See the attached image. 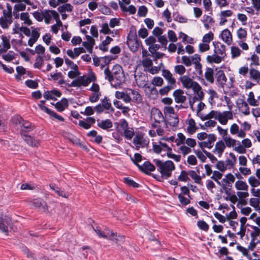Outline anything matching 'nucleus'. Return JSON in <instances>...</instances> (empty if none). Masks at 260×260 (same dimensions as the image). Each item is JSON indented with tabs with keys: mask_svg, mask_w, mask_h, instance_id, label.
Segmentation results:
<instances>
[{
	"mask_svg": "<svg viewBox=\"0 0 260 260\" xmlns=\"http://www.w3.org/2000/svg\"><path fill=\"white\" fill-rule=\"evenodd\" d=\"M105 79L110 82L111 85L116 88L125 81V75L122 67L118 64L114 65L112 70H110L109 67H107L104 71Z\"/></svg>",
	"mask_w": 260,
	"mask_h": 260,
	"instance_id": "1",
	"label": "nucleus"
},
{
	"mask_svg": "<svg viewBox=\"0 0 260 260\" xmlns=\"http://www.w3.org/2000/svg\"><path fill=\"white\" fill-rule=\"evenodd\" d=\"M214 53L207 55L206 61L209 63L219 64L224 60L226 56L225 46L219 42H213Z\"/></svg>",
	"mask_w": 260,
	"mask_h": 260,
	"instance_id": "2",
	"label": "nucleus"
},
{
	"mask_svg": "<svg viewBox=\"0 0 260 260\" xmlns=\"http://www.w3.org/2000/svg\"><path fill=\"white\" fill-rule=\"evenodd\" d=\"M158 171L160 173L161 176L164 179H168L171 176L172 172L175 170V167L171 160H167L165 162L159 159H154Z\"/></svg>",
	"mask_w": 260,
	"mask_h": 260,
	"instance_id": "3",
	"label": "nucleus"
},
{
	"mask_svg": "<svg viewBox=\"0 0 260 260\" xmlns=\"http://www.w3.org/2000/svg\"><path fill=\"white\" fill-rule=\"evenodd\" d=\"M127 44L130 50L135 52H136L140 46V42L138 41L136 32L132 31L127 36Z\"/></svg>",
	"mask_w": 260,
	"mask_h": 260,
	"instance_id": "4",
	"label": "nucleus"
},
{
	"mask_svg": "<svg viewBox=\"0 0 260 260\" xmlns=\"http://www.w3.org/2000/svg\"><path fill=\"white\" fill-rule=\"evenodd\" d=\"M29 205L42 212H46L48 210V207L46 202L42 199L38 198L29 202Z\"/></svg>",
	"mask_w": 260,
	"mask_h": 260,
	"instance_id": "5",
	"label": "nucleus"
},
{
	"mask_svg": "<svg viewBox=\"0 0 260 260\" xmlns=\"http://www.w3.org/2000/svg\"><path fill=\"white\" fill-rule=\"evenodd\" d=\"M215 78L216 84L218 87L223 88L227 81L226 77L224 72L218 68H216L215 73Z\"/></svg>",
	"mask_w": 260,
	"mask_h": 260,
	"instance_id": "6",
	"label": "nucleus"
},
{
	"mask_svg": "<svg viewBox=\"0 0 260 260\" xmlns=\"http://www.w3.org/2000/svg\"><path fill=\"white\" fill-rule=\"evenodd\" d=\"M94 230L100 237L108 239L110 240H114V236H117L116 233H113L108 229H105L103 231H102L100 229L96 228V229L94 228Z\"/></svg>",
	"mask_w": 260,
	"mask_h": 260,
	"instance_id": "7",
	"label": "nucleus"
},
{
	"mask_svg": "<svg viewBox=\"0 0 260 260\" xmlns=\"http://www.w3.org/2000/svg\"><path fill=\"white\" fill-rule=\"evenodd\" d=\"M151 119L158 124L165 121V118L161 112L157 108H153L151 110Z\"/></svg>",
	"mask_w": 260,
	"mask_h": 260,
	"instance_id": "8",
	"label": "nucleus"
},
{
	"mask_svg": "<svg viewBox=\"0 0 260 260\" xmlns=\"http://www.w3.org/2000/svg\"><path fill=\"white\" fill-rule=\"evenodd\" d=\"M180 81L181 82L183 87L190 89H193L196 88V86L198 84L196 81H193L192 79L189 78L187 76H183L180 78Z\"/></svg>",
	"mask_w": 260,
	"mask_h": 260,
	"instance_id": "9",
	"label": "nucleus"
},
{
	"mask_svg": "<svg viewBox=\"0 0 260 260\" xmlns=\"http://www.w3.org/2000/svg\"><path fill=\"white\" fill-rule=\"evenodd\" d=\"M12 221L10 217L5 216L0 220V230L8 235V226L11 227Z\"/></svg>",
	"mask_w": 260,
	"mask_h": 260,
	"instance_id": "10",
	"label": "nucleus"
},
{
	"mask_svg": "<svg viewBox=\"0 0 260 260\" xmlns=\"http://www.w3.org/2000/svg\"><path fill=\"white\" fill-rule=\"evenodd\" d=\"M217 119L221 124L225 125L228 119H233V114L231 111L219 112Z\"/></svg>",
	"mask_w": 260,
	"mask_h": 260,
	"instance_id": "11",
	"label": "nucleus"
},
{
	"mask_svg": "<svg viewBox=\"0 0 260 260\" xmlns=\"http://www.w3.org/2000/svg\"><path fill=\"white\" fill-rule=\"evenodd\" d=\"M216 140V137L213 134H209L208 136V139L207 141L202 142L199 143V146L201 148H211L213 146L214 142Z\"/></svg>",
	"mask_w": 260,
	"mask_h": 260,
	"instance_id": "12",
	"label": "nucleus"
},
{
	"mask_svg": "<svg viewBox=\"0 0 260 260\" xmlns=\"http://www.w3.org/2000/svg\"><path fill=\"white\" fill-rule=\"evenodd\" d=\"M12 22V16L3 14L0 18V25L3 29H8Z\"/></svg>",
	"mask_w": 260,
	"mask_h": 260,
	"instance_id": "13",
	"label": "nucleus"
},
{
	"mask_svg": "<svg viewBox=\"0 0 260 260\" xmlns=\"http://www.w3.org/2000/svg\"><path fill=\"white\" fill-rule=\"evenodd\" d=\"M173 95L177 103H184L186 100V97L184 95V92L182 89L175 90Z\"/></svg>",
	"mask_w": 260,
	"mask_h": 260,
	"instance_id": "14",
	"label": "nucleus"
},
{
	"mask_svg": "<svg viewBox=\"0 0 260 260\" xmlns=\"http://www.w3.org/2000/svg\"><path fill=\"white\" fill-rule=\"evenodd\" d=\"M139 170L146 174H149L151 172L155 170V166L149 161L144 162L143 165H138Z\"/></svg>",
	"mask_w": 260,
	"mask_h": 260,
	"instance_id": "15",
	"label": "nucleus"
},
{
	"mask_svg": "<svg viewBox=\"0 0 260 260\" xmlns=\"http://www.w3.org/2000/svg\"><path fill=\"white\" fill-rule=\"evenodd\" d=\"M23 140L31 147H38L40 145L39 141L27 134L21 135Z\"/></svg>",
	"mask_w": 260,
	"mask_h": 260,
	"instance_id": "16",
	"label": "nucleus"
},
{
	"mask_svg": "<svg viewBox=\"0 0 260 260\" xmlns=\"http://www.w3.org/2000/svg\"><path fill=\"white\" fill-rule=\"evenodd\" d=\"M95 119L93 117H89L87 118L86 120H81L79 121V125L82 128L88 129H89L91 125L94 124Z\"/></svg>",
	"mask_w": 260,
	"mask_h": 260,
	"instance_id": "17",
	"label": "nucleus"
},
{
	"mask_svg": "<svg viewBox=\"0 0 260 260\" xmlns=\"http://www.w3.org/2000/svg\"><path fill=\"white\" fill-rule=\"evenodd\" d=\"M21 128L20 135L27 134V133L32 131L35 126L29 121L24 120L20 126Z\"/></svg>",
	"mask_w": 260,
	"mask_h": 260,
	"instance_id": "18",
	"label": "nucleus"
},
{
	"mask_svg": "<svg viewBox=\"0 0 260 260\" xmlns=\"http://www.w3.org/2000/svg\"><path fill=\"white\" fill-rule=\"evenodd\" d=\"M61 93L59 90H47L44 93V97L46 100H56V97H60Z\"/></svg>",
	"mask_w": 260,
	"mask_h": 260,
	"instance_id": "19",
	"label": "nucleus"
},
{
	"mask_svg": "<svg viewBox=\"0 0 260 260\" xmlns=\"http://www.w3.org/2000/svg\"><path fill=\"white\" fill-rule=\"evenodd\" d=\"M85 50L82 47L75 48L74 50L69 49L67 51V55L72 59H75L81 53H85Z\"/></svg>",
	"mask_w": 260,
	"mask_h": 260,
	"instance_id": "20",
	"label": "nucleus"
},
{
	"mask_svg": "<svg viewBox=\"0 0 260 260\" xmlns=\"http://www.w3.org/2000/svg\"><path fill=\"white\" fill-rule=\"evenodd\" d=\"M1 39L2 40V46L1 47V45H0V55L9 49L11 47V44L9 41V38L7 36L2 35L1 36Z\"/></svg>",
	"mask_w": 260,
	"mask_h": 260,
	"instance_id": "21",
	"label": "nucleus"
},
{
	"mask_svg": "<svg viewBox=\"0 0 260 260\" xmlns=\"http://www.w3.org/2000/svg\"><path fill=\"white\" fill-rule=\"evenodd\" d=\"M128 94L132 97V101L140 104L142 102V98L141 94L136 90L128 88Z\"/></svg>",
	"mask_w": 260,
	"mask_h": 260,
	"instance_id": "22",
	"label": "nucleus"
},
{
	"mask_svg": "<svg viewBox=\"0 0 260 260\" xmlns=\"http://www.w3.org/2000/svg\"><path fill=\"white\" fill-rule=\"evenodd\" d=\"M225 148V144L224 143L223 141L220 140L216 143L215 148L213 152L214 153L217 154L219 157H221L223 152L224 151Z\"/></svg>",
	"mask_w": 260,
	"mask_h": 260,
	"instance_id": "23",
	"label": "nucleus"
},
{
	"mask_svg": "<svg viewBox=\"0 0 260 260\" xmlns=\"http://www.w3.org/2000/svg\"><path fill=\"white\" fill-rule=\"evenodd\" d=\"M249 78L256 83H259L260 81V71L254 69L253 67L250 68Z\"/></svg>",
	"mask_w": 260,
	"mask_h": 260,
	"instance_id": "24",
	"label": "nucleus"
},
{
	"mask_svg": "<svg viewBox=\"0 0 260 260\" xmlns=\"http://www.w3.org/2000/svg\"><path fill=\"white\" fill-rule=\"evenodd\" d=\"M222 40L228 45H230L232 42V35L228 29H225L221 33Z\"/></svg>",
	"mask_w": 260,
	"mask_h": 260,
	"instance_id": "25",
	"label": "nucleus"
},
{
	"mask_svg": "<svg viewBox=\"0 0 260 260\" xmlns=\"http://www.w3.org/2000/svg\"><path fill=\"white\" fill-rule=\"evenodd\" d=\"M192 90L196 94V95L193 97V102H196V101H202L204 98V93L199 84L198 83L196 86V88H194Z\"/></svg>",
	"mask_w": 260,
	"mask_h": 260,
	"instance_id": "26",
	"label": "nucleus"
},
{
	"mask_svg": "<svg viewBox=\"0 0 260 260\" xmlns=\"http://www.w3.org/2000/svg\"><path fill=\"white\" fill-rule=\"evenodd\" d=\"M233 12L230 10L221 11L219 14L220 16V25H224L226 22V17H231Z\"/></svg>",
	"mask_w": 260,
	"mask_h": 260,
	"instance_id": "27",
	"label": "nucleus"
},
{
	"mask_svg": "<svg viewBox=\"0 0 260 260\" xmlns=\"http://www.w3.org/2000/svg\"><path fill=\"white\" fill-rule=\"evenodd\" d=\"M69 104L68 100L65 99H62L60 101L55 104L54 106L59 112H62L68 107Z\"/></svg>",
	"mask_w": 260,
	"mask_h": 260,
	"instance_id": "28",
	"label": "nucleus"
},
{
	"mask_svg": "<svg viewBox=\"0 0 260 260\" xmlns=\"http://www.w3.org/2000/svg\"><path fill=\"white\" fill-rule=\"evenodd\" d=\"M105 110L108 111V112L113 113L114 111V108L112 107L110 99L107 97H105L103 99L101 100V104Z\"/></svg>",
	"mask_w": 260,
	"mask_h": 260,
	"instance_id": "29",
	"label": "nucleus"
},
{
	"mask_svg": "<svg viewBox=\"0 0 260 260\" xmlns=\"http://www.w3.org/2000/svg\"><path fill=\"white\" fill-rule=\"evenodd\" d=\"M214 70L211 68H206V72L205 73V78L207 81L209 83H213L214 81Z\"/></svg>",
	"mask_w": 260,
	"mask_h": 260,
	"instance_id": "30",
	"label": "nucleus"
},
{
	"mask_svg": "<svg viewBox=\"0 0 260 260\" xmlns=\"http://www.w3.org/2000/svg\"><path fill=\"white\" fill-rule=\"evenodd\" d=\"M247 218L245 217H242L241 218L240 221L241 223L240 231L237 233V235L241 236V238H242L245 235L246 228L245 223L247 221Z\"/></svg>",
	"mask_w": 260,
	"mask_h": 260,
	"instance_id": "31",
	"label": "nucleus"
},
{
	"mask_svg": "<svg viewBox=\"0 0 260 260\" xmlns=\"http://www.w3.org/2000/svg\"><path fill=\"white\" fill-rule=\"evenodd\" d=\"M135 81L137 83V84L139 87H145L148 82V80L147 77L145 76H139L137 77V76H135Z\"/></svg>",
	"mask_w": 260,
	"mask_h": 260,
	"instance_id": "32",
	"label": "nucleus"
},
{
	"mask_svg": "<svg viewBox=\"0 0 260 260\" xmlns=\"http://www.w3.org/2000/svg\"><path fill=\"white\" fill-rule=\"evenodd\" d=\"M98 126L102 129H107L112 127L113 123L111 120L107 119L98 122Z\"/></svg>",
	"mask_w": 260,
	"mask_h": 260,
	"instance_id": "33",
	"label": "nucleus"
},
{
	"mask_svg": "<svg viewBox=\"0 0 260 260\" xmlns=\"http://www.w3.org/2000/svg\"><path fill=\"white\" fill-rule=\"evenodd\" d=\"M237 35L239 41H246L247 36V30L245 28L240 27L237 31Z\"/></svg>",
	"mask_w": 260,
	"mask_h": 260,
	"instance_id": "34",
	"label": "nucleus"
},
{
	"mask_svg": "<svg viewBox=\"0 0 260 260\" xmlns=\"http://www.w3.org/2000/svg\"><path fill=\"white\" fill-rule=\"evenodd\" d=\"M235 186L238 190L247 191L248 189V186L246 183L241 180L237 181L235 182Z\"/></svg>",
	"mask_w": 260,
	"mask_h": 260,
	"instance_id": "35",
	"label": "nucleus"
},
{
	"mask_svg": "<svg viewBox=\"0 0 260 260\" xmlns=\"http://www.w3.org/2000/svg\"><path fill=\"white\" fill-rule=\"evenodd\" d=\"M51 188L59 196L62 197L63 198H68L69 196V193L64 191V190H61L59 187L56 186L55 185H50Z\"/></svg>",
	"mask_w": 260,
	"mask_h": 260,
	"instance_id": "36",
	"label": "nucleus"
},
{
	"mask_svg": "<svg viewBox=\"0 0 260 260\" xmlns=\"http://www.w3.org/2000/svg\"><path fill=\"white\" fill-rule=\"evenodd\" d=\"M188 125L187 128V132L190 134L194 133L197 130L195 121L192 118H190L188 121Z\"/></svg>",
	"mask_w": 260,
	"mask_h": 260,
	"instance_id": "37",
	"label": "nucleus"
},
{
	"mask_svg": "<svg viewBox=\"0 0 260 260\" xmlns=\"http://www.w3.org/2000/svg\"><path fill=\"white\" fill-rule=\"evenodd\" d=\"M239 108L241 111L244 114L247 115L249 114V108L247 103L245 101L242 100L241 102L239 104Z\"/></svg>",
	"mask_w": 260,
	"mask_h": 260,
	"instance_id": "38",
	"label": "nucleus"
},
{
	"mask_svg": "<svg viewBox=\"0 0 260 260\" xmlns=\"http://www.w3.org/2000/svg\"><path fill=\"white\" fill-rule=\"evenodd\" d=\"M247 102L249 104L252 106H256L259 104L258 101L254 99V95L253 92H250L248 94Z\"/></svg>",
	"mask_w": 260,
	"mask_h": 260,
	"instance_id": "39",
	"label": "nucleus"
},
{
	"mask_svg": "<svg viewBox=\"0 0 260 260\" xmlns=\"http://www.w3.org/2000/svg\"><path fill=\"white\" fill-rule=\"evenodd\" d=\"M248 181L250 185L253 188L260 186L259 179L256 178L254 176L249 177Z\"/></svg>",
	"mask_w": 260,
	"mask_h": 260,
	"instance_id": "40",
	"label": "nucleus"
},
{
	"mask_svg": "<svg viewBox=\"0 0 260 260\" xmlns=\"http://www.w3.org/2000/svg\"><path fill=\"white\" fill-rule=\"evenodd\" d=\"M20 19L23 21V23L25 25L29 26L32 23L31 20L29 19V14L27 12L21 13Z\"/></svg>",
	"mask_w": 260,
	"mask_h": 260,
	"instance_id": "41",
	"label": "nucleus"
},
{
	"mask_svg": "<svg viewBox=\"0 0 260 260\" xmlns=\"http://www.w3.org/2000/svg\"><path fill=\"white\" fill-rule=\"evenodd\" d=\"M73 7L70 4H66L58 8L60 13H64L66 11L71 12L73 11Z\"/></svg>",
	"mask_w": 260,
	"mask_h": 260,
	"instance_id": "42",
	"label": "nucleus"
},
{
	"mask_svg": "<svg viewBox=\"0 0 260 260\" xmlns=\"http://www.w3.org/2000/svg\"><path fill=\"white\" fill-rule=\"evenodd\" d=\"M78 79L79 86H87L91 82V79L88 77L82 76Z\"/></svg>",
	"mask_w": 260,
	"mask_h": 260,
	"instance_id": "43",
	"label": "nucleus"
},
{
	"mask_svg": "<svg viewBox=\"0 0 260 260\" xmlns=\"http://www.w3.org/2000/svg\"><path fill=\"white\" fill-rule=\"evenodd\" d=\"M133 143L135 145L147 144L146 141L143 139L141 135H137L133 139Z\"/></svg>",
	"mask_w": 260,
	"mask_h": 260,
	"instance_id": "44",
	"label": "nucleus"
},
{
	"mask_svg": "<svg viewBox=\"0 0 260 260\" xmlns=\"http://www.w3.org/2000/svg\"><path fill=\"white\" fill-rule=\"evenodd\" d=\"M188 175L191 177V178L194 180V182L198 184H200L201 182V177L198 175L194 171L191 170L189 171L188 172Z\"/></svg>",
	"mask_w": 260,
	"mask_h": 260,
	"instance_id": "45",
	"label": "nucleus"
},
{
	"mask_svg": "<svg viewBox=\"0 0 260 260\" xmlns=\"http://www.w3.org/2000/svg\"><path fill=\"white\" fill-rule=\"evenodd\" d=\"M223 140L225 142V146H226L228 147H234L236 145V140L232 139L230 136L225 137V138H224Z\"/></svg>",
	"mask_w": 260,
	"mask_h": 260,
	"instance_id": "46",
	"label": "nucleus"
},
{
	"mask_svg": "<svg viewBox=\"0 0 260 260\" xmlns=\"http://www.w3.org/2000/svg\"><path fill=\"white\" fill-rule=\"evenodd\" d=\"M70 140L71 142H72L73 144L79 146L81 148H82L86 150L87 148L86 146L84 145L82 142H81L80 140L78 139V138L72 136L71 138H70Z\"/></svg>",
	"mask_w": 260,
	"mask_h": 260,
	"instance_id": "47",
	"label": "nucleus"
},
{
	"mask_svg": "<svg viewBox=\"0 0 260 260\" xmlns=\"http://www.w3.org/2000/svg\"><path fill=\"white\" fill-rule=\"evenodd\" d=\"M219 111H211L210 113H209L207 115H206L205 117L202 118V120H206L208 119H210L211 118H217L218 114Z\"/></svg>",
	"mask_w": 260,
	"mask_h": 260,
	"instance_id": "48",
	"label": "nucleus"
},
{
	"mask_svg": "<svg viewBox=\"0 0 260 260\" xmlns=\"http://www.w3.org/2000/svg\"><path fill=\"white\" fill-rule=\"evenodd\" d=\"M185 136L181 133L177 134V138L175 139V142L177 146H179L181 144H184L185 142Z\"/></svg>",
	"mask_w": 260,
	"mask_h": 260,
	"instance_id": "49",
	"label": "nucleus"
},
{
	"mask_svg": "<svg viewBox=\"0 0 260 260\" xmlns=\"http://www.w3.org/2000/svg\"><path fill=\"white\" fill-rule=\"evenodd\" d=\"M151 84L155 86H161L164 84V80L160 77H154L151 81Z\"/></svg>",
	"mask_w": 260,
	"mask_h": 260,
	"instance_id": "50",
	"label": "nucleus"
},
{
	"mask_svg": "<svg viewBox=\"0 0 260 260\" xmlns=\"http://www.w3.org/2000/svg\"><path fill=\"white\" fill-rule=\"evenodd\" d=\"M167 155L168 157L173 159L177 162H179L180 160L181 156L172 153L171 148L168 149V151L167 152Z\"/></svg>",
	"mask_w": 260,
	"mask_h": 260,
	"instance_id": "51",
	"label": "nucleus"
},
{
	"mask_svg": "<svg viewBox=\"0 0 260 260\" xmlns=\"http://www.w3.org/2000/svg\"><path fill=\"white\" fill-rule=\"evenodd\" d=\"M251 228L253 230L250 234L251 240H255L256 238L260 235V229L255 226H251Z\"/></svg>",
	"mask_w": 260,
	"mask_h": 260,
	"instance_id": "52",
	"label": "nucleus"
},
{
	"mask_svg": "<svg viewBox=\"0 0 260 260\" xmlns=\"http://www.w3.org/2000/svg\"><path fill=\"white\" fill-rule=\"evenodd\" d=\"M241 52V50L238 47L232 46L231 47L232 58H234L239 57Z\"/></svg>",
	"mask_w": 260,
	"mask_h": 260,
	"instance_id": "53",
	"label": "nucleus"
},
{
	"mask_svg": "<svg viewBox=\"0 0 260 260\" xmlns=\"http://www.w3.org/2000/svg\"><path fill=\"white\" fill-rule=\"evenodd\" d=\"M134 130L132 127H129L124 131V137L128 140L131 139L134 136Z\"/></svg>",
	"mask_w": 260,
	"mask_h": 260,
	"instance_id": "54",
	"label": "nucleus"
},
{
	"mask_svg": "<svg viewBox=\"0 0 260 260\" xmlns=\"http://www.w3.org/2000/svg\"><path fill=\"white\" fill-rule=\"evenodd\" d=\"M214 38V35L210 31L209 33L205 34L202 39V41L204 43H206L209 44V43L213 40Z\"/></svg>",
	"mask_w": 260,
	"mask_h": 260,
	"instance_id": "55",
	"label": "nucleus"
},
{
	"mask_svg": "<svg viewBox=\"0 0 260 260\" xmlns=\"http://www.w3.org/2000/svg\"><path fill=\"white\" fill-rule=\"evenodd\" d=\"M174 87H175L172 85L166 86L159 89V93L161 95H166L170 90L174 89Z\"/></svg>",
	"mask_w": 260,
	"mask_h": 260,
	"instance_id": "56",
	"label": "nucleus"
},
{
	"mask_svg": "<svg viewBox=\"0 0 260 260\" xmlns=\"http://www.w3.org/2000/svg\"><path fill=\"white\" fill-rule=\"evenodd\" d=\"M44 63L43 57L40 55L38 56L36 58V61L34 63V67L38 69H40Z\"/></svg>",
	"mask_w": 260,
	"mask_h": 260,
	"instance_id": "57",
	"label": "nucleus"
},
{
	"mask_svg": "<svg viewBox=\"0 0 260 260\" xmlns=\"http://www.w3.org/2000/svg\"><path fill=\"white\" fill-rule=\"evenodd\" d=\"M174 71L176 74L182 75L185 73L186 69L183 65H177L174 67Z\"/></svg>",
	"mask_w": 260,
	"mask_h": 260,
	"instance_id": "58",
	"label": "nucleus"
},
{
	"mask_svg": "<svg viewBox=\"0 0 260 260\" xmlns=\"http://www.w3.org/2000/svg\"><path fill=\"white\" fill-rule=\"evenodd\" d=\"M198 226L202 230L207 232L209 228V225L204 220H199L197 222Z\"/></svg>",
	"mask_w": 260,
	"mask_h": 260,
	"instance_id": "59",
	"label": "nucleus"
},
{
	"mask_svg": "<svg viewBox=\"0 0 260 260\" xmlns=\"http://www.w3.org/2000/svg\"><path fill=\"white\" fill-rule=\"evenodd\" d=\"M31 28L32 29V31L30 34L31 37L38 40L40 37V34L39 31L40 30V28H34V27H31Z\"/></svg>",
	"mask_w": 260,
	"mask_h": 260,
	"instance_id": "60",
	"label": "nucleus"
},
{
	"mask_svg": "<svg viewBox=\"0 0 260 260\" xmlns=\"http://www.w3.org/2000/svg\"><path fill=\"white\" fill-rule=\"evenodd\" d=\"M130 156L131 160L138 167V165H139L138 162L141 161L142 159V155L140 154L137 153L135 154L134 157H132L131 155Z\"/></svg>",
	"mask_w": 260,
	"mask_h": 260,
	"instance_id": "61",
	"label": "nucleus"
},
{
	"mask_svg": "<svg viewBox=\"0 0 260 260\" xmlns=\"http://www.w3.org/2000/svg\"><path fill=\"white\" fill-rule=\"evenodd\" d=\"M124 182L128 186H132L134 188H138L139 186L138 183L128 177L124 178Z\"/></svg>",
	"mask_w": 260,
	"mask_h": 260,
	"instance_id": "62",
	"label": "nucleus"
},
{
	"mask_svg": "<svg viewBox=\"0 0 260 260\" xmlns=\"http://www.w3.org/2000/svg\"><path fill=\"white\" fill-rule=\"evenodd\" d=\"M153 64L152 60L149 58H145L142 61V65L145 68L149 69Z\"/></svg>",
	"mask_w": 260,
	"mask_h": 260,
	"instance_id": "63",
	"label": "nucleus"
},
{
	"mask_svg": "<svg viewBox=\"0 0 260 260\" xmlns=\"http://www.w3.org/2000/svg\"><path fill=\"white\" fill-rule=\"evenodd\" d=\"M3 58L8 62H10L14 59V53L13 51H10L7 54L2 55Z\"/></svg>",
	"mask_w": 260,
	"mask_h": 260,
	"instance_id": "64",
	"label": "nucleus"
}]
</instances>
